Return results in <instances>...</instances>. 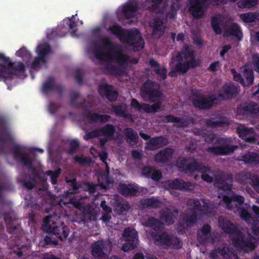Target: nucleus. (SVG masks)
<instances>
[{
    "label": "nucleus",
    "instance_id": "obj_1",
    "mask_svg": "<svg viewBox=\"0 0 259 259\" xmlns=\"http://www.w3.org/2000/svg\"><path fill=\"white\" fill-rule=\"evenodd\" d=\"M219 224L225 233L233 235L232 238V243L237 249L246 252L252 251L255 249V239L250 234L246 236L236 225L224 218L219 219Z\"/></svg>",
    "mask_w": 259,
    "mask_h": 259
},
{
    "label": "nucleus",
    "instance_id": "obj_2",
    "mask_svg": "<svg viewBox=\"0 0 259 259\" xmlns=\"http://www.w3.org/2000/svg\"><path fill=\"white\" fill-rule=\"evenodd\" d=\"M95 57L100 61L112 62L120 63L137 64L138 60L132 59L118 48L112 44L108 39H104L97 47L94 52Z\"/></svg>",
    "mask_w": 259,
    "mask_h": 259
},
{
    "label": "nucleus",
    "instance_id": "obj_3",
    "mask_svg": "<svg viewBox=\"0 0 259 259\" xmlns=\"http://www.w3.org/2000/svg\"><path fill=\"white\" fill-rule=\"evenodd\" d=\"M177 166L180 171L185 173L193 174L196 171L202 173L201 178L202 180L209 183L213 182V178L209 175L213 174V171L209 167L198 162L193 157H184L179 159L177 161Z\"/></svg>",
    "mask_w": 259,
    "mask_h": 259
},
{
    "label": "nucleus",
    "instance_id": "obj_4",
    "mask_svg": "<svg viewBox=\"0 0 259 259\" xmlns=\"http://www.w3.org/2000/svg\"><path fill=\"white\" fill-rule=\"evenodd\" d=\"M51 52L50 47L47 43L39 44L35 50L36 57H32L31 52L25 47H22L15 53V56L23 59L32 65L47 63L48 55Z\"/></svg>",
    "mask_w": 259,
    "mask_h": 259
},
{
    "label": "nucleus",
    "instance_id": "obj_5",
    "mask_svg": "<svg viewBox=\"0 0 259 259\" xmlns=\"http://www.w3.org/2000/svg\"><path fill=\"white\" fill-rule=\"evenodd\" d=\"M42 66H0V79H3L7 83L8 79H12L14 76L23 79L27 76L26 68H29L31 78L35 77L34 71H38Z\"/></svg>",
    "mask_w": 259,
    "mask_h": 259
},
{
    "label": "nucleus",
    "instance_id": "obj_6",
    "mask_svg": "<svg viewBox=\"0 0 259 259\" xmlns=\"http://www.w3.org/2000/svg\"><path fill=\"white\" fill-rule=\"evenodd\" d=\"M109 29L114 34L123 42L126 41L130 46L133 47L135 51H139L144 47V41L137 30H132L130 32L122 30L117 25H112Z\"/></svg>",
    "mask_w": 259,
    "mask_h": 259
},
{
    "label": "nucleus",
    "instance_id": "obj_7",
    "mask_svg": "<svg viewBox=\"0 0 259 259\" xmlns=\"http://www.w3.org/2000/svg\"><path fill=\"white\" fill-rule=\"evenodd\" d=\"M41 229L44 232L55 235L61 241L65 239L70 232L68 226L63 222L54 221L51 215H48L44 219Z\"/></svg>",
    "mask_w": 259,
    "mask_h": 259
},
{
    "label": "nucleus",
    "instance_id": "obj_8",
    "mask_svg": "<svg viewBox=\"0 0 259 259\" xmlns=\"http://www.w3.org/2000/svg\"><path fill=\"white\" fill-rule=\"evenodd\" d=\"M21 147L18 144H15L12 148V152L15 158H20L21 162L28 169H31L35 177H31L28 181H24V186L28 190H31L35 188V178L39 177L36 169L32 165V160L26 153H22L20 151Z\"/></svg>",
    "mask_w": 259,
    "mask_h": 259
},
{
    "label": "nucleus",
    "instance_id": "obj_9",
    "mask_svg": "<svg viewBox=\"0 0 259 259\" xmlns=\"http://www.w3.org/2000/svg\"><path fill=\"white\" fill-rule=\"evenodd\" d=\"M140 91L143 100L151 103L160 101L159 99L162 95L159 83L149 79L143 84Z\"/></svg>",
    "mask_w": 259,
    "mask_h": 259
},
{
    "label": "nucleus",
    "instance_id": "obj_10",
    "mask_svg": "<svg viewBox=\"0 0 259 259\" xmlns=\"http://www.w3.org/2000/svg\"><path fill=\"white\" fill-rule=\"evenodd\" d=\"M152 236L157 242V245L164 249L171 248L175 249H181L183 245L182 240L177 236L169 235L166 232L152 233Z\"/></svg>",
    "mask_w": 259,
    "mask_h": 259
},
{
    "label": "nucleus",
    "instance_id": "obj_11",
    "mask_svg": "<svg viewBox=\"0 0 259 259\" xmlns=\"http://www.w3.org/2000/svg\"><path fill=\"white\" fill-rule=\"evenodd\" d=\"M237 114L243 118H256L259 117V104L253 102H245L236 109Z\"/></svg>",
    "mask_w": 259,
    "mask_h": 259
},
{
    "label": "nucleus",
    "instance_id": "obj_12",
    "mask_svg": "<svg viewBox=\"0 0 259 259\" xmlns=\"http://www.w3.org/2000/svg\"><path fill=\"white\" fill-rule=\"evenodd\" d=\"M214 176V184L221 190L225 192L232 190L233 176L231 173L219 171Z\"/></svg>",
    "mask_w": 259,
    "mask_h": 259
},
{
    "label": "nucleus",
    "instance_id": "obj_13",
    "mask_svg": "<svg viewBox=\"0 0 259 259\" xmlns=\"http://www.w3.org/2000/svg\"><path fill=\"white\" fill-rule=\"evenodd\" d=\"M217 98L213 95L205 96L203 95H194L192 100L193 106L200 110L210 109L213 105Z\"/></svg>",
    "mask_w": 259,
    "mask_h": 259
},
{
    "label": "nucleus",
    "instance_id": "obj_14",
    "mask_svg": "<svg viewBox=\"0 0 259 259\" xmlns=\"http://www.w3.org/2000/svg\"><path fill=\"white\" fill-rule=\"evenodd\" d=\"M221 145L211 146L207 148V151L214 155L226 156L233 153L237 148V145H231L230 142L222 140Z\"/></svg>",
    "mask_w": 259,
    "mask_h": 259
},
{
    "label": "nucleus",
    "instance_id": "obj_15",
    "mask_svg": "<svg viewBox=\"0 0 259 259\" xmlns=\"http://www.w3.org/2000/svg\"><path fill=\"white\" fill-rule=\"evenodd\" d=\"M41 91L45 94L56 91L60 96H62L64 91V87L61 83H57L54 76L49 75L43 82Z\"/></svg>",
    "mask_w": 259,
    "mask_h": 259
},
{
    "label": "nucleus",
    "instance_id": "obj_16",
    "mask_svg": "<svg viewBox=\"0 0 259 259\" xmlns=\"http://www.w3.org/2000/svg\"><path fill=\"white\" fill-rule=\"evenodd\" d=\"M161 101L156 102L152 105L147 103L141 104L136 99H132L131 102V106L132 108L139 112L143 111L146 113H154L158 112L161 107Z\"/></svg>",
    "mask_w": 259,
    "mask_h": 259
},
{
    "label": "nucleus",
    "instance_id": "obj_17",
    "mask_svg": "<svg viewBox=\"0 0 259 259\" xmlns=\"http://www.w3.org/2000/svg\"><path fill=\"white\" fill-rule=\"evenodd\" d=\"M195 59V56L193 50L189 47L186 48L185 52L183 54H177L171 59L170 63L173 65H182L183 62L193 63Z\"/></svg>",
    "mask_w": 259,
    "mask_h": 259
},
{
    "label": "nucleus",
    "instance_id": "obj_18",
    "mask_svg": "<svg viewBox=\"0 0 259 259\" xmlns=\"http://www.w3.org/2000/svg\"><path fill=\"white\" fill-rule=\"evenodd\" d=\"M204 1L219 4L222 0H191L190 3L189 11L196 18L202 16L204 12Z\"/></svg>",
    "mask_w": 259,
    "mask_h": 259
},
{
    "label": "nucleus",
    "instance_id": "obj_19",
    "mask_svg": "<svg viewBox=\"0 0 259 259\" xmlns=\"http://www.w3.org/2000/svg\"><path fill=\"white\" fill-rule=\"evenodd\" d=\"M240 91V87L232 83H225L221 89L218 97L223 100L232 99L237 96Z\"/></svg>",
    "mask_w": 259,
    "mask_h": 259
},
{
    "label": "nucleus",
    "instance_id": "obj_20",
    "mask_svg": "<svg viewBox=\"0 0 259 259\" xmlns=\"http://www.w3.org/2000/svg\"><path fill=\"white\" fill-rule=\"evenodd\" d=\"M201 200L203 201V205L201 204L198 198L189 199L187 201V205L190 207L191 212H195L197 214L199 213L201 215H205L208 213L209 208L208 204L204 199H202Z\"/></svg>",
    "mask_w": 259,
    "mask_h": 259
},
{
    "label": "nucleus",
    "instance_id": "obj_21",
    "mask_svg": "<svg viewBox=\"0 0 259 259\" xmlns=\"http://www.w3.org/2000/svg\"><path fill=\"white\" fill-rule=\"evenodd\" d=\"M98 91L101 97H105L109 101L113 102L117 99L118 93L113 90V87L107 83L100 84Z\"/></svg>",
    "mask_w": 259,
    "mask_h": 259
},
{
    "label": "nucleus",
    "instance_id": "obj_22",
    "mask_svg": "<svg viewBox=\"0 0 259 259\" xmlns=\"http://www.w3.org/2000/svg\"><path fill=\"white\" fill-rule=\"evenodd\" d=\"M105 248L104 240H98L92 245V255L96 259H107V254L104 252Z\"/></svg>",
    "mask_w": 259,
    "mask_h": 259
},
{
    "label": "nucleus",
    "instance_id": "obj_23",
    "mask_svg": "<svg viewBox=\"0 0 259 259\" xmlns=\"http://www.w3.org/2000/svg\"><path fill=\"white\" fill-rule=\"evenodd\" d=\"M160 218L167 225L173 224L177 219L179 211L177 209L165 208L160 212Z\"/></svg>",
    "mask_w": 259,
    "mask_h": 259
},
{
    "label": "nucleus",
    "instance_id": "obj_24",
    "mask_svg": "<svg viewBox=\"0 0 259 259\" xmlns=\"http://www.w3.org/2000/svg\"><path fill=\"white\" fill-rule=\"evenodd\" d=\"M168 187L174 190L181 191L192 190L195 187L194 184L191 182H185L181 179H177L168 183Z\"/></svg>",
    "mask_w": 259,
    "mask_h": 259
},
{
    "label": "nucleus",
    "instance_id": "obj_25",
    "mask_svg": "<svg viewBox=\"0 0 259 259\" xmlns=\"http://www.w3.org/2000/svg\"><path fill=\"white\" fill-rule=\"evenodd\" d=\"M118 190L119 192L125 197L136 196L138 191V186L135 184L120 183Z\"/></svg>",
    "mask_w": 259,
    "mask_h": 259
},
{
    "label": "nucleus",
    "instance_id": "obj_26",
    "mask_svg": "<svg viewBox=\"0 0 259 259\" xmlns=\"http://www.w3.org/2000/svg\"><path fill=\"white\" fill-rule=\"evenodd\" d=\"M83 115L93 123H105L109 121L111 118V116L109 115H101L97 113H92L90 109L87 107L84 108Z\"/></svg>",
    "mask_w": 259,
    "mask_h": 259
},
{
    "label": "nucleus",
    "instance_id": "obj_27",
    "mask_svg": "<svg viewBox=\"0 0 259 259\" xmlns=\"http://www.w3.org/2000/svg\"><path fill=\"white\" fill-rule=\"evenodd\" d=\"M174 153V150L169 148L160 151L155 154L154 159L156 163H165L169 162Z\"/></svg>",
    "mask_w": 259,
    "mask_h": 259
},
{
    "label": "nucleus",
    "instance_id": "obj_28",
    "mask_svg": "<svg viewBox=\"0 0 259 259\" xmlns=\"http://www.w3.org/2000/svg\"><path fill=\"white\" fill-rule=\"evenodd\" d=\"M211 231V227L208 224H204L197 232V239L201 244H205L210 239L209 236Z\"/></svg>",
    "mask_w": 259,
    "mask_h": 259
},
{
    "label": "nucleus",
    "instance_id": "obj_29",
    "mask_svg": "<svg viewBox=\"0 0 259 259\" xmlns=\"http://www.w3.org/2000/svg\"><path fill=\"white\" fill-rule=\"evenodd\" d=\"M167 144V140L163 136L153 137L146 142V144L148 145L147 149L152 151L162 148Z\"/></svg>",
    "mask_w": 259,
    "mask_h": 259
},
{
    "label": "nucleus",
    "instance_id": "obj_30",
    "mask_svg": "<svg viewBox=\"0 0 259 259\" xmlns=\"http://www.w3.org/2000/svg\"><path fill=\"white\" fill-rule=\"evenodd\" d=\"M142 174L148 179H151L155 181H158L162 178V172L154 167L144 166L142 169Z\"/></svg>",
    "mask_w": 259,
    "mask_h": 259
},
{
    "label": "nucleus",
    "instance_id": "obj_31",
    "mask_svg": "<svg viewBox=\"0 0 259 259\" xmlns=\"http://www.w3.org/2000/svg\"><path fill=\"white\" fill-rule=\"evenodd\" d=\"M227 123V120L226 118L222 116L205 119L204 120V124L207 127L211 128H214L217 127H222Z\"/></svg>",
    "mask_w": 259,
    "mask_h": 259
},
{
    "label": "nucleus",
    "instance_id": "obj_32",
    "mask_svg": "<svg viewBox=\"0 0 259 259\" xmlns=\"http://www.w3.org/2000/svg\"><path fill=\"white\" fill-rule=\"evenodd\" d=\"M100 135L107 138L109 141L115 139L116 133L115 127L112 124L108 123L98 129Z\"/></svg>",
    "mask_w": 259,
    "mask_h": 259
},
{
    "label": "nucleus",
    "instance_id": "obj_33",
    "mask_svg": "<svg viewBox=\"0 0 259 259\" xmlns=\"http://www.w3.org/2000/svg\"><path fill=\"white\" fill-rule=\"evenodd\" d=\"M239 160L243 161L245 164L257 165L259 164V154L249 151L241 155Z\"/></svg>",
    "mask_w": 259,
    "mask_h": 259
},
{
    "label": "nucleus",
    "instance_id": "obj_34",
    "mask_svg": "<svg viewBox=\"0 0 259 259\" xmlns=\"http://www.w3.org/2000/svg\"><path fill=\"white\" fill-rule=\"evenodd\" d=\"M167 122L177 123L176 126L177 127H185L188 126L189 123L187 119L177 117L172 114H168L164 117Z\"/></svg>",
    "mask_w": 259,
    "mask_h": 259
},
{
    "label": "nucleus",
    "instance_id": "obj_35",
    "mask_svg": "<svg viewBox=\"0 0 259 259\" xmlns=\"http://www.w3.org/2000/svg\"><path fill=\"white\" fill-rule=\"evenodd\" d=\"M141 204L143 208H157L161 206V201L154 197L144 199L141 200Z\"/></svg>",
    "mask_w": 259,
    "mask_h": 259
},
{
    "label": "nucleus",
    "instance_id": "obj_36",
    "mask_svg": "<svg viewBox=\"0 0 259 259\" xmlns=\"http://www.w3.org/2000/svg\"><path fill=\"white\" fill-rule=\"evenodd\" d=\"M124 134L126 138V142L131 145L133 143L134 145H136L138 142L139 136L132 128L127 127L124 129Z\"/></svg>",
    "mask_w": 259,
    "mask_h": 259
},
{
    "label": "nucleus",
    "instance_id": "obj_37",
    "mask_svg": "<svg viewBox=\"0 0 259 259\" xmlns=\"http://www.w3.org/2000/svg\"><path fill=\"white\" fill-rule=\"evenodd\" d=\"M254 174L249 171H241L236 175V179L238 183L242 185L247 184L249 181L251 182Z\"/></svg>",
    "mask_w": 259,
    "mask_h": 259
},
{
    "label": "nucleus",
    "instance_id": "obj_38",
    "mask_svg": "<svg viewBox=\"0 0 259 259\" xmlns=\"http://www.w3.org/2000/svg\"><path fill=\"white\" fill-rule=\"evenodd\" d=\"M224 35L234 36L238 39H241L242 37V34L238 25L233 24L225 29Z\"/></svg>",
    "mask_w": 259,
    "mask_h": 259
},
{
    "label": "nucleus",
    "instance_id": "obj_39",
    "mask_svg": "<svg viewBox=\"0 0 259 259\" xmlns=\"http://www.w3.org/2000/svg\"><path fill=\"white\" fill-rule=\"evenodd\" d=\"M126 105L124 103H120L117 105H112V109L116 115L128 118L131 115L126 112Z\"/></svg>",
    "mask_w": 259,
    "mask_h": 259
},
{
    "label": "nucleus",
    "instance_id": "obj_40",
    "mask_svg": "<svg viewBox=\"0 0 259 259\" xmlns=\"http://www.w3.org/2000/svg\"><path fill=\"white\" fill-rule=\"evenodd\" d=\"M137 7V4L136 2H130L126 4L123 7L122 12L125 17L130 18L133 16L136 11Z\"/></svg>",
    "mask_w": 259,
    "mask_h": 259
},
{
    "label": "nucleus",
    "instance_id": "obj_41",
    "mask_svg": "<svg viewBox=\"0 0 259 259\" xmlns=\"http://www.w3.org/2000/svg\"><path fill=\"white\" fill-rule=\"evenodd\" d=\"M161 225L160 221L154 217L150 218L145 223V225L147 227H150L155 231L156 232L155 233H159V231H160Z\"/></svg>",
    "mask_w": 259,
    "mask_h": 259
},
{
    "label": "nucleus",
    "instance_id": "obj_42",
    "mask_svg": "<svg viewBox=\"0 0 259 259\" xmlns=\"http://www.w3.org/2000/svg\"><path fill=\"white\" fill-rule=\"evenodd\" d=\"M80 98L79 93L78 92L73 91L71 93L70 95V105L73 107H84L85 106V99H82V102L78 103L77 100Z\"/></svg>",
    "mask_w": 259,
    "mask_h": 259
},
{
    "label": "nucleus",
    "instance_id": "obj_43",
    "mask_svg": "<svg viewBox=\"0 0 259 259\" xmlns=\"http://www.w3.org/2000/svg\"><path fill=\"white\" fill-rule=\"evenodd\" d=\"M243 75L244 80V83L243 85L244 87L251 85L254 80L253 72L252 69L245 68L243 69Z\"/></svg>",
    "mask_w": 259,
    "mask_h": 259
},
{
    "label": "nucleus",
    "instance_id": "obj_44",
    "mask_svg": "<svg viewBox=\"0 0 259 259\" xmlns=\"http://www.w3.org/2000/svg\"><path fill=\"white\" fill-rule=\"evenodd\" d=\"M138 239L133 237V239H125V242L122 245V249L124 252L132 250L137 246Z\"/></svg>",
    "mask_w": 259,
    "mask_h": 259
},
{
    "label": "nucleus",
    "instance_id": "obj_45",
    "mask_svg": "<svg viewBox=\"0 0 259 259\" xmlns=\"http://www.w3.org/2000/svg\"><path fill=\"white\" fill-rule=\"evenodd\" d=\"M218 249L224 259H239L238 255L228 248L218 247Z\"/></svg>",
    "mask_w": 259,
    "mask_h": 259
},
{
    "label": "nucleus",
    "instance_id": "obj_46",
    "mask_svg": "<svg viewBox=\"0 0 259 259\" xmlns=\"http://www.w3.org/2000/svg\"><path fill=\"white\" fill-rule=\"evenodd\" d=\"M223 20L221 16L214 17L211 20V25L216 34H220L222 32Z\"/></svg>",
    "mask_w": 259,
    "mask_h": 259
},
{
    "label": "nucleus",
    "instance_id": "obj_47",
    "mask_svg": "<svg viewBox=\"0 0 259 259\" xmlns=\"http://www.w3.org/2000/svg\"><path fill=\"white\" fill-rule=\"evenodd\" d=\"M105 70L110 74L115 77L120 76L123 74V69L121 67H117V66H105Z\"/></svg>",
    "mask_w": 259,
    "mask_h": 259
},
{
    "label": "nucleus",
    "instance_id": "obj_48",
    "mask_svg": "<svg viewBox=\"0 0 259 259\" xmlns=\"http://www.w3.org/2000/svg\"><path fill=\"white\" fill-rule=\"evenodd\" d=\"M164 5L163 0H147L145 2V7L152 11H156L157 7H161Z\"/></svg>",
    "mask_w": 259,
    "mask_h": 259
},
{
    "label": "nucleus",
    "instance_id": "obj_49",
    "mask_svg": "<svg viewBox=\"0 0 259 259\" xmlns=\"http://www.w3.org/2000/svg\"><path fill=\"white\" fill-rule=\"evenodd\" d=\"M241 19L245 22H255L259 20L258 13H245L240 15Z\"/></svg>",
    "mask_w": 259,
    "mask_h": 259
},
{
    "label": "nucleus",
    "instance_id": "obj_50",
    "mask_svg": "<svg viewBox=\"0 0 259 259\" xmlns=\"http://www.w3.org/2000/svg\"><path fill=\"white\" fill-rule=\"evenodd\" d=\"M191 214H186L184 218V221L187 223L188 227L191 226L196 224L197 221L198 214L195 212H191Z\"/></svg>",
    "mask_w": 259,
    "mask_h": 259
},
{
    "label": "nucleus",
    "instance_id": "obj_51",
    "mask_svg": "<svg viewBox=\"0 0 259 259\" xmlns=\"http://www.w3.org/2000/svg\"><path fill=\"white\" fill-rule=\"evenodd\" d=\"M67 183L71 187L72 190L67 191L68 194H74L76 193L80 187L79 185L77 184L76 178L73 179H66Z\"/></svg>",
    "mask_w": 259,
    "mask_h": 259
},
{
    "label": "nucleus",
    "instance_id": "obj_52",
    "mask_svg": "<svg viewBox=\"0 0 259 259\" xmlns=\"http://www.w3.org/2000/svg\"><path fill=\"white\" fill-rule=\"evenodd\" d=\"M151 26L153 28V35L160 34L164 29L163 22L160 20L154 21L151 24Z\"/></svg>",
    "mask_w": 259,
    "mask_h": 259
},
{
    "label": "nucleus",
    "instance_id": "obj_53",
    "mask_svg": "<svg viewBox=\"0 0 259 259\" xmlns=\"http://www.w3.org/2000/svg\"><path fill=\"white\" fill-rule=\"evenodd\" d=\"M13 138L9 131H6L1 133L0 135V142L6 143L7 142L13 143Z\"/></svg>",
    "mask_w": 259,
    "mask_h": 259
},
{
    "label": "nucleus",
    "instance_id": "obj_54",
    "mask_svg": "<svg viewBox=\"0 0 259 259\" xmlns=\"http://www.w3.org/2000/svg\"><path fill=\"white\" fill-rule=\"evenodd\" d=\"M257 3V0H242L239 2L237 4L238 7L240 8H250Z\"/></svg>",
    "mask_w": 259,
    "mask_h": 259
},
{
    "label": "nucleus",
    "instance_id": "obj_55",
    "mask_svg": "<svg viewBox=\"0 0 259 259\" xmlns=\"http://www.w3.org/2000/svg\"><path fill=\"white\" fill-rule=\"evenodd\" d=\"M237 133L238 134L240 138L243 139L249 134L253 133V130L252 128H247L244 126L240 127L237 128Z\"/></svg>",
    "mask_w": 259,
    "mask_h": 259
},
{
    "label": "nucleus",
    "instance_id": "obj_56",
    "mask_svg": "<svg viewBox=\"0 0 259 259\" xmlns=\"http://www.w3.org/2000/svg\"><path fill=\"white\" fill-rule=\"evenodd\" d=\"M123 236L125 239H133V237L138 238V233L135 229L127 228L124 230Z\"/></svg>",
    "mask_w": 259,
    "mask_h": 259
},
{
    "label": "nucleus",
    "instance_id": "obj_57",
    "mask_svg": "<svg viewBox=\"0 0 259 259\" xmlns=\"http://www.w3.org/2000/svg\"><path fill=\"white\" fill-rule=\"evenodd\" d=\"M116 209L120 214H125L129 209V204L127 202H119L117 203Z\"/></svg>",
    "mask_w": 259,
    "mask_h": 259
},
{
    "label": "nucleus",
    "instance_id": "obj_58",
    "mask_svg": "<svg viewBox=\"0 0 259 259\" xmlns=\"http://www.w3.org/2000/svg\"><path fill=\"white\" fill-rule=\"evenodd\" d=\"M156 68L154 69L155 72L159 77V79L164 80L167 77V70L165 67L160 68V66H154Z\"/></svg>",
    "mask_w": 259,
    "mask_h": 259
},
{
    "label": "nucleus",
    "instance_id": "obj_59",
    "mask_svg": "<svg viewBox=\"0 0 259 259\" xmlns=\"http://www.w3.org/2000/svg\"><path fill=\"white\" fill-rule=\"evenodd\" d=\"M83 130L85 131L86 134L83 136V139L84 140L88 141L90 139H94L100 136L99 131L98 129H95L93 130L90 132H87V130L85 128H83Z\"/></svg>",
    "mask_w": 259,
    "mask_h": 259
},
{
    "label": "nucleus",
    "instance_id": "obj_60",
    "mask_svg": "<svg viewBox=\"0 0 259 259\" xmlns=\"http://www.w3.org/2000/svg\"><path fill=\"white\" fill-rule=\"evenodd\" d=\"M40 243L44 245H54L56 246L58 244V241L52 238L49 236H46L44 239L40 242Z\"/></svg>",
    "mask_w": 259,
    "mask_h": 259
},
{
    "label": "nucleus",
    "instance_id": "obj_61",
    "mask_svg": "<svg viewBox=\"0 0 259 259\" xmlns=\"http://www.w3.org/2000/svg\"><path fill=\"white\" fill-rule=\"evenodd\" d=\"M107 174H105L98 178V181L99 183H100V186L104 188H105L110 183L109 178L108 177L109 172H108L107 171Z\"/></svg>",
    "mask_w": 259,
    "mask_h": 259
},
{
    "label": "nucleus",
    "instance_id": "obj_62",
    "mask_svg": "<svg viewBox=\"0 0 259 259\" xmlns=\"http://www.w3.org/2000/svg\"><path fill=\"white\" fill-rule=\"evenodd\" d=\"M61 173V169H58L55 171L49 170L47 174L51 176V182L53 184H56L57 181V178Z\"/></svg>",
    "mask_w": 259,
    "mask_h": 259
},
{
    "label": "nucleus",
    "instance_id": "obj_63",
    "mask_svg": "<svg viewBox=\"0 0 259 259\" xmlns=\"http://www.w3.org/2000/svg\"><path fill=\"white\" fill-rule=\"evenodd\" d=\"M240 215L247 223L250 222L252 219L251 214L245 208H242L241 210Z\"/></svg>",
    "mask_w": 259,
    "mask_h": 259
},
{
    "label": "nucleus",
    "instance_id": "obj_64",
    "mask_svg": "<svg viewBox=\"0 0 259 259\" xmlns=\"http://www.w3.org/2000/svg\"><path fill=\"white\" fill-rule=\"evenodd\" d=\"M74 160L81 165H84L86 164H89L91 162L90 159L84 156H75L74 158Z\"/></svg>",
    "mask_w": 259,
    "mask_h": 259
}]
</instances>
